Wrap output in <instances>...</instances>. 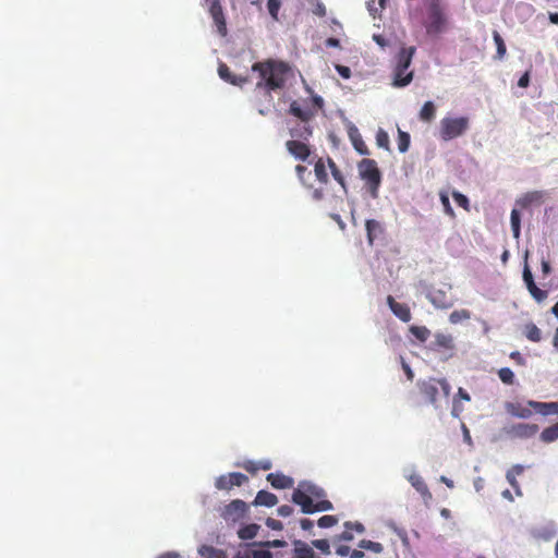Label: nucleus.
<instances>
[{"label":"nucleus","mask_w":558,"mask_h":558,"mask_svg":"<svg viewBox=\"0 0 558 558\" xmlns=\"http://www.w3.org/2000/svg\"><path fill=\"white\" fill-rule=\"evenodd\" d=\"M252 71L258 74L256 88L264 90L270 96L271 92H276L284 87L291 66L281 60L267 59L255 62Z\"/></svg>","instance_id":"obj_1"},{"label":"nucleus","mask_w":558,"mask_h":558,"mask_svg":"<svg viewBox=\"0 0 558 558\" xmlns=\"http://www.w3.org/2000/svg\"><path fill=\"white\" fill-rule=\"evenodd\" d=\"M417 388L423 398L436 409L439 408V397L442 396L445 399H448L451 391V386L447 379L434 377L418 380Z\"/></svg>","instance_id":"obj_2"},{"label":"nucleus","mask_w":558,"mask_h":558,"mask_svg":"<svg viewBox=\"0 0 558 558\" xmlns=\"http://www.w3.org/2000/svg\"><path fill=\"white\" fill-rule=\"evenodd\" d=\"M470 128L468 117H445L439 122V138L444 142L462 136Z\"/></svg>","instance_id":"obj_3"},{"label":"nucleus","mask_w":558,"mask_h":558,"mask_svg":"<svg viewBox=\"0 0 558 558\" xmlns=\"http://www.w3.org/2000/svg\"><path fill=\"white\" fill-rule=\"evenodd\" d=\"M357 169L361 179L365 181L371 196L376 198L381 183V173L377 167V162L374 159L365 158L357 163Z\"/></svg>","instance_id":"obj_4"},{"label":"nucleus","mask_w":558,"mask_h":558,"mask_svg":"<svg viewBox=\"0 0 558 558\" xmlns=\"http://www.w3.org/2000/svg\"><path fill=\"white\" fill-rule=\"evenodd\" d=\"M292 501L301 506V510L303 513L328 511L332 510L333 508L332 504L329 500H318L314 502L313 498L306 493L304 488L294 489L292 494Z\"/></svg>","instance_id":"obj_5"},{"label":"nucleus","mask_w":558,"mask_h":558,"mask_svg":"<svg viewBox=\"0 0 558 558\" xmlns=\"http://www.w3.org/2000/svg\"><path fill=\"white\" fill-rule=\"evenodd\" d=\"M428 12L425 27L428 34H438L444 31L446 17L442 12L440 0H426Z\"/></svg>","instance_id":"obj_6"},{"label":"nucleus","mask_w":558,"mask_h":558,"mask_svg":"<svg viewBox=\"0 0 558 558\" xmlns=\"http://www.w3.org/2000/svg\"><path fill=\"white\" fill-rule=\"evenodd\" d=\"M209 14L214 21L217 33L221 37H226L228 35V28L220 0H210Z\"/></svg>","instance_id":"obj_7"},{"label":"nucleus","mask_w":558,"mask_h":558,"mask_svg":"<svg viewBox=\"0 0 558 558\" xmlns=\"http://www.w3.org/2000/svg\"><path fill=\"white\" fill-rule=\"evenodd\" d=\"M248 477L240 472H231L219 476L216 480L215 486L220 490H230L234 486H242L247 483Z\"/></svg>","instance_id":"obj_8"},{"label":"nucleus","mask_w":558,"mask_h":558,"mask_svg":"<svg viewBox=\"0 0 558 558\" xmlns=\"http://www.w3.org/2000/svg\"><path fill=\"white\" fill-rule=\"evenodd\" d=\"M247 506L243 500L235 499L227 505L222 510V517L227 521H239L245 517Z\"/></svg>","instance_id":"obj_9"},{"label":"nucleus","mask_w":558,"mask_h":558,"mask_svg":"<svg viewBox=\"0 0 558 558\" xmlns=\"http://www.w3.org/2000/svg\"><path fill=\"white\" fill-rule=\"evenodd\" d=\"M538 432V425L530 423H518L507 428L506 433L515 438H531Z\"/></svg>","instance_id":"obj_10"},{"label":"nucleus","mask_w":558,"mask_h":558,"mask_svg":"<svg viewBox=\"0 0 558 558\" xmlns=\"http://www.w3.org/2000/svg\"><path fill=\"white\" fill-rule=\"evenodd\" d=\"M547 196L545 191H531L524 193L515 201V205L522 209L529 208L531 206L542 205Z\"/></svg>","instance_id":"obj_11"},{"label":"nucleus","mask_w":558,"mask_h":558,"mask_svg":"<svg viewBox=\"0 0 558 558\" xmlns=\"http://www.w3.org/2000/svg\"><path fill=\"white\" fill-rule=\"evenodd\" d=\"M523 280L525 282V286H526L530 294L533 296V299L536 302L539 303V302H543L544 300L547 299L548 292L545 291V290L539 289L536 286V283L534 282L532 272H531V270H530L527 265H525L524 270H523Z\"/></svg>","instance_id":"obj_12"},{"label":"nucleus","mask_w":558,"mask_h":558,"mask_svg":"<svg viewBox=\"0 0 558 558\" xmlns=\"http://www.w3.org/2000/svg\"><path fill=\"white\" fill-rule=\"evenodd\" d=\"M218 74L222 81L233 86L243 87L245 84L248 83L247 76L233 74L230 68L223 62H220L218 65Z\"/></svg>","instance_id":"obj_13"},{"label":"nucleus","mask_w":558,"mask_h":558,"mask_svg":"<svg viewBox=\"0 0 558 558\" xmlns=\"http://www.w3.org/2000/svg\"><path fill=\"white\" fill-rule=\"evenodd\" d=\"M287 150L298 160L305 161L311 155L310 146L298 140H290L286 143Z\"/></svg>","instance_id":"obj_14"},{"label":"nucleus","mask_w":558,"mask_h":558,"mask_svg":"<svg viewBox=\"0 0 558 558\" xmlns=\"http://www.w3.org/2000/svg\"><path fill=\"white\" fill-rule=\"evenodd\" d=\"M387 304L395 316H397L400 320L403 323H408L411 320V310L408 304L405 303H399L395 300L393 296L388 295L387 296Z\"/></svg>","instance_id":"obj_15"},{"label":"nucleus","mask_w":558,"mask_h":558,"mask_svg":"<svg viewBox=\"0 0 558 558\" xmlns=\"http://www.w3.org/2000/svg\"><path fill=\"white\" fill-rule=\"evenodd\" d=\"M289 113L300 119L302 122L307 123L313 117L314 111L306 107H303L299 101L293 100L290 104Z\"/></svg>","instance_id":"obj_16"},{"label":"nucleus","mask_w":558,"mask_h":558,"mask_svg":"<svg viewBox=\"0 0 558 558\" xmlns=\"http://www.w3.org/2000/svg\"><path fill=\"white\" fill-rule=\"evenodd\" d=\"M266 480L276 489L291 488L294 485L293 478L282 473H269Z\"/></svg>","instance_id":"obj_17"},{"label":"nucleus","mask_w":558,"mask_h":558,"mask_svg":"<svg viewBox=\"0 0 558 558\" xmlns=\"http://www.w3.org/2000/svg\"><path fill=\"white\" fill-rule=\"evenodd\" d=\"M409 481H410L411 485L416 489V492L421 494L424 501L427 502L433 498V495L429 492L427 484L420 475L412 474L409 477Z\"/></svg>","instance_id":"obj_18"},{"label":"nucleus","mask_w":558,"mask_h":558,"mask_svg":"<svg viewBox=\"0 0 558 558\" xmlns=\"http://www.w3.org/2000/svg\"><path fill=\"white\" fill-rule=\"evenodd\" d=\"M415 47H403L397 56V68L401 70H408L411 65L413 56L415 53Z\"/></svg>","instance_id":"obj_19"},{"label":"nucleus","mask_w":558,"mask_h":558,"mask_svg":"<svg viewBox=\"0 0 558 558\" xmlns=\"http://www.w3.org/2000/svg\"><path fill=\"white\" fill-rule=\"evenodd\" d=\"M470 401L471 400V397L469 395V392L463 389V388H458V391L456 393V396L453 397V400H452V410H451V414L452 416L454 417H459L460 414L463 412V407L461 404V401Z\"/></svg>","instance_id":"obj_20"},{"label":"nucleus","mask_w":558,"mask_h":558,"mask_svg":"<svg viewBox=\"0 0 558 558\" xmlns=\"http://www.w3.org/2000/svg\"><path fill=\"white\" fill-rule=\"evenodd\" d=\"M533 410L542 415L558 414V401L556 402H538L529 401Z\"/></svg>","instance_id":"obj_21"},{"label":"nucleus","mask_w":558,"mask_h":558,"mask_svg":"<svg viewBox=\"0 0 558 558\" xmlns=\"http://www.w3.org/2000/svg\"><path fill=\"white\" fill-rule=\"evenodd\" d=\"M365 228L369 245H373L374 241L384 233V227L375 219L366 220Z\"/></svg>","instance_id":"obj_22"},{"label":"nucleus","mask_w":558,"mask_h":558,"mask_svg":"<svg viewBox=\"0 0 558 558\" xmlns=\"http://www.w3.org/2000/svg\"><path fill=\"white\" fill-rule=\"evenodd\" d=\"M507 411L515 417L520 418H527L532 415L533 408L527 404H521V403H508L507 404Z\"/></svg>","instance_id":"obj_23"},{"label":"nucleus","mask_w":558,"mask_h":558,"mask_svg":"<svg viewBox=\"0 0 558 558\" xmlns=\"http://www.w3.org/2000/svg\"><path fill=\"white\" fill-rule=\"evenodd\" d=\"M413 80V72L408 70H401V68L395 69L393 86L404 87L409 85Z\"/></svg>","instance_id":"obj_24"},{"label":"nucleus","mask_w":558,"mask_h":558,"mask_svg":"<svg viewBox=\"0 0 558 558\" xmlns=\"http://www.w3.org/2000/svg\"><path fill=\"white\" fill-rule=\"evenodd\" d=\"M278 502L275 494L267 490H259L255 497L254 504L256 506L274 507Z\"/></svg>","instance_id":"obj_25"},{"label":"nucleus","mask_w":558,"mask_h":558,"mask_svg":"<svg viewBox=\"0 0 558 558\" xmlns=\"http://www.w3.org/2000/svg\"><path fill=\"white\" fill-rule=\"evenodd\" d=\"M454 348L451 335L438 332L435 335L434 349L452 350Z\"/></svg>","instance_id":"obj_26"},{"label":"nucleus","mask_w":558,"mask_h":558,"mask_svg":"<svg viewBox=\"0 0 558 558\" xmlns=\"http://www.w3.org/2000/svg\"><path fill=\"white\" fill-rule=\"evenodd\" d=\"M429 300L438 308H448L452 305L451 300L440 290L430 292Z\"/></svg>","instance_id":"obj_27"},{"label":"nucleus","mask_w":558,"mask_h":558,"mask_svg":"<svg viewBox=\"0 0 558 558\" xmlns=\"http://www.w3.org/2000/svg\"><path fill=\"white\" fill-rule=\"evenodd\" d=\"M436 117V106L433 101H426L420 110L418 118L421 121L430 123Z\"/></svg>","instance_id":"obj_28"},{"label":"nucleus","mask_w":558,"mask_h":558,"mask_svg":"<svg viewBox=\"0 0 558 558\" xmlns=\"http://www.w3.org/2000/svg\"><path fill=\"white\" fill-rule=\"evenodd\" d=\"M350 138L356 151H359L361 155L369 154L366 144L364 143L362 136L359 134L356 129L350 131Z\"/></svg>","instance_id":"obj_29"},{"label":"nucleus","mask_w":558,"mask_h":558,"mask_svg":"<svg viewBox=\"0 0 558 558\" xmlns=\"http://www.w3.org/2000/svg\"><path fill=\"white\" fill-rule=\"evenodd\" d=\"M543 442L549 444L558 439V422L543 429L539 435Z\"/></svg>","instance_id":"obj_30"},{"label":"nucleus","mask_w":558,"mask_h":558,"mask_svg":"<svg viewBox=\"0 0 558 558\" xmlns=\"http://www.w3.org/2000/svg\"><path fill=\"white\" fill-rule=\"evenodd\" d=\"M524 336L532 342H539L542 340L541 329L533 323L524 326Z\"/></svg>","instance_id":"obj_31"},{"label":"nucleus","mask_w":558,"mask_h":558,"mask_svg":"<svg viewBox=\"0 0 558 558\" xmlns=\"http://www.w3.org/2000/svg\"><path fill=\"white\" fill-rule=\"evenodd\" d=\"M511 230L514 239H519L521 234V218L518 209L513 208L510 215Z\"/></svg>","instance_id":"obj_32"},{"label":"nucleus","mask_w":558,"mask_h":558,"mask_svg":"<svg viewBox=\"0 0 558 558\" xmlns=\"http://www.w3.org/2000/svg\"><path fill=\"white\" fill-rule=\"evenodd\" d=\"M198 554L203 558H223V551L209 545H202L198 548Z\"/></svg>","instance_id":"obj_33"},{"label":"nucleus","mask_w":558,"mask_h":558,"mask_svg":"<svg viewBox=\"0 0 558 558\" xmlns=\"http://www.w3.org/2000/svg\"><path fill=\"white\" fill-rule=\"evenodd\" d=\"M314 171H315V177H316V179H317L320 183L326 184V183L328 182V173H327L326 165H325V161H324V159H323V158H319V159L315 162Z\"/></svg>","instance_id":"obj_34"},{"label":"nucleus","mask_w":558,"mask_h":558,"mask_svg":"<svg viewBox=\"0 0 558 558\" xmlns=\"http://www.w3.org/2000/svg\"><path fill=\"white\" fill-rule=\"evenodd\" d=\"M306 493L313 498V501L316 500H326L325 497H326V493L323 488L316 486V485H313V484H307V485H303L302 486Z\"/></svg>","instance_id":"obj_35"},{"label":"nucleus","mask_w":558,"mask_h":558,"mask_svg":"<svg viewBox=\"0 0 558 558\" xmlns=\"http://www.w3.org/2000/svg\"><path fill=\"white\" fill-rule=\"evenodd\" d=\"M290 135L292 137L302 138L306 141L308 140V137L312 136V128L306 123L300 128H292L290 130Z\"/></svg>","instance_id":"obj_36"},{"label":"nucleus","mask_w":558,"mask_h":558,"mask_svg":"<svg viewBox=\"0 0 558 558\" xmlns=\"http://www.w3.org/2000/svg\"><path fill=\"white\" fill-rule=\"evenodd\" d=\"M410 332L421 342H425L430 336V330L425 326H411Z\"/></svg>","instance_id":"obj_37"},{"label":"nucleus","mask_w":558,"mask_h":558,"mask_svg":"<svg viewBox=\"0 0 558 558\" xmlns=\"http://www.w3.org/2000/svg\"><path fill=\"white\" fill-rule=\"evenodd\" d=\"M259 526L257 524H248L244 527H241L238 532L239 537L241 539H252L256 536Z\"/></svg>","instance_id":"obj_38"},{"label":"nucleus","mask_w":558,"mask_h":558,"mask_svg":"<svg viewBox=\"0 0 558 558\" xmlns=\"http://www.w3.org/2000/svg\"><path fill=\"white\" fill-rule=\"evenodd\" d=\"M493 38H494V41H495L496 48H497L496 58L501 60L505 57L506 51H507L506 44H505L502 37L500 36V34L496 31L493 33Z\"/></svg>","instance_id":"obj_39"},{"label":"nucleus","mask_w":558,"mask_h":558,"mask_svg":"<svg viewBox=\"0 0 558 558\" xmlns=\"http://www.w3.org/2000/svg\"><path fill=\"white\" fill-rule=\"evenodd\" d=\"M397 142H398V149L400 153L408 151V149L410 147V142H411L410 134L404 131L398 130V141Z\"/></svg>","instance_id":"obj_40"},{"label":"nucleus","mask_w":558,"mask_h":558,"mask_svg":"<svg viewBox=\"0 0 558 558\" xmlns=\"http://www.w3.org/2000/svg\"><path fill=\"white\" fill-rule=\"evenodd\" d=\"M359 547L362 549L371 550L375 554H380L384 550V546L380 543L369 539H362L359 543Z\"/></svg>","instance_id":"obj_41"},{"label":"nucleus","mask_w":558,"mask_h":558,"mask_svg":"<svg viewBox=\"0 0 558 558\" xmlns=\"http://www.w3.org/2000/svg\"><path fill=\"white\" fill-rule=\"evenodd\" d=\"M327 162H328V166L330 168V171H331V174L333 177V179L343 187L345 189V181H344V178L341 173V171L338 169L337 165L335 163V161L328 157L327 158Z\"/></svg>","instance_id":"obj_42"},{"label":"nucleus","mask_w":558,"mask_h":558,"mask_svg":"<svg viewBox=\"0 0 558 558\" xmlns=\"http://www.w3.org/2000/svg\"><path fill=\"white\" fill-rule=\"evenodd\" d=\"M499 379L506 385H513L514 374L509 367H502L498 371Z\"/></svg>","instance_id":"obj_43"},{"label":"nucleus","mask_w":558,"mask_h":558,"mask_svg":"<svg viewBox=\"0 0 558 558\" xmlns=\"http://www.w3.org/2000/svg\"><path fill=\"white\" fill-rule=\"evenodd\" d=\"M471 317L470 312L466 310H460V311H453L450 316L449 320L451 324H458L461 320L469 319Z\"/></svg>","instance_id":"obj_44"},{"label":"nucleus","mask_w":558,"mask_h":558,"mask_svg":"<svg viewBox=\"0 0 558 558\" xmlns=\"http://www.w3.org/2000/svg\"><path fill=\"white\" fill-rule=\"evenodd\" d=\"M338 518L336 515L326 514L318 519L317 524L322 529H327L336 525Z\"/></svg>","instance_id":"obj_45"},{"label":"nucleus","mask_w":558,"mask_h":558,"mask_svg":"<svg viewBox=\"0 0 558 558\" xmlns=\"http://www.w3.org/2000/svg\"><path fill=\"white\" fill-rule=\"evenodd\" d=\"M376 144L378 145V147L389 149L390 141H389L388 133L386 131H384L381 129L378 130V132L376 134Z\"/></svg>","instance_id":"obj_46"},{"label":"nucleus","mask_w":558,"mask_h":558,"mask_svg":"<svg viewBox=\"0 0 558 558\" xmlns=\"http://www.w3.org/2000/svg\"><path fill=\"white\" fill-rule=\"evenodd\" d=\"M280 8H281V0H268L267 1L268 12L275 21L279 20L278 13H279Z\"/></svg>","instance_id":"obj_47"},{"label":"nucleus","mask_w":558,"mask_h":558,"mask_svg":"<svg viewBox=\"0 0 558 558\" xmlns=\"http://www.w3.org/2000/svg\"><path fill=\"white\" fill-rule=\"evenodd\" d=\"M312 545L325 555L330 554V546L327 539H314Z\"/></svg>","instance_id":"obj_48"},{"label":"nucleus","mask_w":558,"mask_h":558,"mask_svg":"<svg viewBox=\"0 0 558 558\" xmlns=\"http://www.w3.org/2000/svg\"><path fill=\"white\" fill-rule=\"evenodd\" d=\"M440 202L444 206L445 213L450 217H454L453 208L451 207L449 197L446 193H440Z\"/></svg>","instance_id":"obj_49"},{"label":"nucleus","mask_w":558,"mask_h":558,"mask_svg":"<svg viewBox=\"0 0 558 558\" xmlns=\"http://www.w3.org/2000/svg\"><path fill=\"white\" fill-rule=\"evenodd\" d=\"M452 197H453V199L456 201V203H457L460 207H462V208H464V209H466V210L469 209V199H468V197H466L465 195H463V194H462V193H460V192L454 191V192L452 193Z\"/></svg>","instance_id":"obj_50"},{"label":"nucleus","mask_w":558,"mask_h":558,"mask_svg":"<svg viewBox=\"0 0 558 558\" xmlns=\"http://www.w3.org/2000/svg\"><path fill=\"white\" fill-rule=\"evenodd\" d=\"M506 478H507L508 483L511 485V487L515 490L517 495L521 496L522 493L520 489V485L517 481V476H513L512 473H507Z\"/></svg>","instance_id":"obj_51"},{"label":"nucleus","mask_w":558,"mask_h":558,"mask_svg":"<svg viewBox=\"0 0 558 558\" xmlns=\"http://www.w3.org/2000/svg\"><path fill=\"white\" fill-rule=\"evenodd\" d=\"M241 466L250 472L251 474H255L257 471H258V462H255V461H251V460H247V461H244Z\"/></svg>","instance_id":"obj_52"},{"label":"nucleus","mask_w":558,"mask_h":558,"mask_svg":"<svg viewBox=\"0 0 558 558\" xmlns=\"http://www.w3.org/2000/svg\"><path fill=\"white\" fill-rule=\"evenodd\" d=\"M293 507L289 505H282L277 509L278 515L282 518L290 517L293 513Z\"/></svg>","instance_id":"obj_53"},{"label":"nucleus","mask_w":558,"mask_h":558,"mask_svg":"<svg viewBox=\"0 0 558 558\" xmlns=\"http://www.w3.org/2000/svg\"><path fill=\"white\" fill-rule=\"evenodd\" d=\"M266 525L269 529L275 530V531H281L283 529L282 523L279 520H276V519H272V518H268L266 520Z\"/></svg>","instance_id":"obj_54"},{"label":"nucleus","mask_w":558,"mask_h":558,"mask_svg":"<svg viewBox=\"0 0 558 558\" xmlns=\"http://www.w3.org/2000/svg\"><path fill=\"white\" fill-rule=\"evenodd\" d=\"M344 527L348 530H355L357 533H363L365 531L364 525L360 522L352 523L348 521L344 523Z\"/></svg>","instance_id":"obj_55"},{"label":"nucleus","mask_w":558,"mask_h":558,"mask_svg":"<svg viewBox=\"0 0 558 558\" xmlns=\"http://www.w3.org/2000/svg\"><path fill=\"white\" fill-rule=\"evenodd\" d=\"M251 557L252 558H272V555L270 551H267V550L252 549Z\"/></svg>","instance_id":"obj_56"},{"label":"nucleus","mask_w":558,"mask_h":558,"mask_svg":"<svg viewBox=\"0 0 558 558\" xmlns=\"http://www.w3.org/2000/svg\"><path fill=\"white\" fill-rule=\"evenodd\" d=\"M530 85V71H526L518 81V86L526 88Z\"/></svg>","instance_id":"obj_57"},{"label":"nucleus","mask_w":558,"mask_h":558,"mask_svg":"<svg viewBox=\"0 0 558 558\" xmlns=\"http://www.w3.org/2000/svg\"><path fill=\"white\" fill-rule=\"evenodd\" d=\"M313 13L319 17L326 15V7L322 2H317L313 9Z\"/></svg>","instance_id":"obj_58"},{"label":"nucleus","mask_w":558,"mask_h":558,"mask_svg":"<svg viewBox=\"0 0 558 558\" xmlns=\"http://www.w3.org/2000/svg\"><path fill=\"white\" fill-rule=\"evenodd\" d=\"M337 72L339 75L343 78H350L351 76V70L345 65H337L336 66Z\"/></svg>","instance_id":"obj_59"},{"label":"nucleus","mask_w":558,"mask_h":558,"mask_svg":"<svg viewBox=\"0 0 558 558\" xmlns=\"http://www.w3.org/2000/svg\"><path fill=\"white\" fill-rule=\"evenodd\" d=\"M510 359L515 361L519 365L525 364V359L521 355V353L519 351L511 352Z\"/></svg>","instance_id":"obj_60"},{"label":"nucleus","mask_w":558,"mask_h":558,"mask_svg":"<svg viewBox=\"0 0 558 558\" xmlns=\"http://www.w3.org/2000/svg\"><path fill=\"white\" fill-rule=\"evenodd\" d=\"M402 368L407 375V378L409 380H413L414 373H413L412 368L410 367V365L403 359H402Z\"/></svg>","instance_id":"obj_61"},{"label":"nucleus","mask_w":558,"mask_h":558,"mask_svg":"<svg viewBox=\"0 0 558 558\" xmlns=\"http://www.w3.org/2000/svg\"><path fill=\"white\" fill-rule=\"evenodd\" d=\"M336 553L341 557H345L350 556L351 549L347 545H340L339 547H337Z\"/></svg>","instance_id":"obj_62"},{"label":"nucleus","mask_w":558,"mask_h":558,"mask_svg":"<svg viewBox=\"0 0 558 558\" xmlns=\"http://www.w3.org/2000/svg\"><path fill=\"white\" fill-rule=\"evenodd\" d=\"M524 472V466L521 464H515L511 469L507 471V473H512L513 476H519Z\"/></svg>","instance_id":"obj_63"},{"label":"nucleus","mask_w":558,"mask_h":558,"mask_svg":"<svg viewBox=\"0 0 558 558\" xmlns=\"http://www.w3.org/2000/svg\"><path fill=\"white\" fill-rule=\"evenodd\" d=\"M251 554H252V548L246 547L242 550H239L234 558H252Z\"/></svg>","instance_id":"obj_64"}]
</instances>
